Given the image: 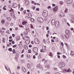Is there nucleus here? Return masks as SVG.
<instances>
[{
	"label": "nucleus",
	"mask_w": 74,
	"mask_h": 74,
	"mask_svg": "<svg viewBox=\"0 0 74 74\" xmlns=\"http://www.w3.org/2000/svg\"><path fill=\"white\" fill-rule=\"evenodd\" d=\"M48 12L46 10H44L42 13V16L44 17H47L48 14Z\"/></svg>",
	"instance_id": "nucleus-1"
},
{
	"label": "nucleus",
	"mask_w": 74,
	"mask_h": 74,
	"mask_svg": "<svg viewBox=\"0 0 74 74\" xmlns=\"http://www.w3.org/2000/svg\"><path fill=\"white\" fill-rule=\"evenodd\" d=\"M59 66L60 67H64L65 66V63L63 62H60L59 63Z\"/></svg>",
	"instance_id": "nucleus-2"
},
{
	"label": "nucleus",
	"mask_w": 74,
	"mask_h": 74,
	"mask_svg": "<svg viewBox=\"0 0 74 74\" xmlns=\"http://www.w3.org/2000/svg\"><path fill=\"white\" fill-rule=\"evenodd\" d=\"M46 47H47L46 46H42V49H41L40 50V52H46Z\"/></svg>",
	"instance_id": "nucleus-3"
},
{
	"label": "nucleus",
	"mask_w": 74,
	"mask_h": 74,
	"mask_svg": "<svg viewBox=\"0 0 74 74\" xmlns=\"http://www.w3.org/2000/svg\"><path fill=\"white\" fill-rule=\"evenodd\" d=\"M37 21L39 23H41L44 22V19L41 17H39L37 19Z\"/></svg>",
	"instance_id": "nucleus-4"
},
{
	"label": "nucleus",
	"mask_w": 74,
	"mask_h": 74,
	"mask_svg": "<svg viewBox=\"0 0 74 74\" xmlns=\"http://www.w3.org/2000/svg\"><path fill=\"white\" fill-rule=\"evenodd\" d=\"M33 51L34 53H37L38 51V49L37 47H34L33 49Z\"/></svg>",
	"instance_id": "nucleus-5"
},
{
	"label": "nucleus",
	"mask_w": 74,
	"mask_h": 74,
	"mask_svg": "<svg viewBox=\"0 0 74 74\" xmlns=\"http://www.w3.org/2000/svg\"><path fill=\"white\" fill-rule=\"evenodd\" d=\"M58 8H59L58 7V6H56L53 8V10L54 12H56L58 10Z\"/></svg>",
	"instance_id": "nucleus-6"
},
{
	"label": "nucleus",
	"mask_w": 74,
	"mask_h": 74,
	"mask_svg": "<svg viewBox=\"0 0 74 74\" xmlns=\"http://www.w3.org/2000/svg\"><path fill=\"white\" fill-rule=\"evenodd\" d=\"M59 21H57L55 23V26L56 27H59Z\"/></svg>",
	"instance_id": "nucleus-7"
},
{
	"label": "nucleus",
	"mask_w": 74,
	"mask_h": 74,
	"mask_svg": "<svg viewBox=\"0 0 74 74\" xmlns=\"http://www.w3.org/2000/svg\"><path fill=\"white\" fill-rule=\"evenodd\" d=\"M55 23H56V21L55 19H53L51 20V23L52 25H54L55 24Z\"/></svg>",
	"instance_id": "nucleus-8"
},
{
	"label": "nucleus",
	"mask_w": 74,
	"mask_h": 74,
	"mask_svg": "<svg viewBox=\"0 0 74 74\" xmlns=\"http://www.w3.org/2000/svg\"><path fill=\"white\" fill-rule=\"evenodd\" d=\"M12 18H14L15 17V14L14 12L12 11L10 14Z\"/></svg>",
	"instance_id": "nucleus-9"
},
{
	"label": "nucleus",
	"mask_w": 74,
	"mask_h": 74,
	"mask_svg": "<svg viewBox=\"0 0 74 74\" xmlns=\"http://www.w3.org/2000/svg\"><path fill=\"white\" fill-rule=\"evenodd\" d=\"M34 41L35 42V43L36 44H38L40 43V42H39V40H38L37 39H34Z\"/></svg>",
	"instance_id": "nucleus-10"
},
{
	"label": "nucleus",
	"mask_w": 74,
	"mask_h": 74,
	"mask_svg": "<svg viewBox=\"0 0 74 74\" xmlns=\"http://www.w3.org/2000/svg\"><path fill=\"white\" fill-rule=\"evenodd\" d=\"M30 41L29 39H27L25 40V43L26 44L28 45V44H29L30 43Z\"/></svg>",
	"instance_id": "nucleus-11"
},
{
	"label": "nucleus",
	"mask_w": 74,
	"mask_h": 74,
	"mask_svg": "<svg viewBox=\"0 0 74 74\" xmlns=\"http://www.w3.org/2000/svg\"><path fill=\"white\" fill-rule=\"evenodd\" d=\"M73 2V0H66L67 4H71Z\"/></svg>",
	"instance_id": "nucleus-12"
},
{
	"label": "nucleus",
	"mask_w": 74,
	"mask_h": 74,
	"mask_svg": "<svg viewBox=\"0 0 74 74\" xmlns=\"http://www.w3.org/2000/svg\"><path fill=\"white\" fill-rule=\"evenodd\" d=\"M18 6V4L16 3H14L13 4V5L12 6L13 8H16Z\"/></svg>",
	"instance_id": "nucleus-13"
},
{
	"label": "nucleus",
	"mask_w": 74,
	"mask_h": 74,
	"mask_svg": "<svg viewBox=\"0 0 74 74\" xmlns=\"http://www.w3.org/2000/svg\"><path fill=\"white\" fill-rule=\"evenodd\" d=\"M22 70L23 71V72L25 73L26 72V69L25 68L23 67H22Z\"/></svg>",
	"instance_id": "nucleus-14"
},
{
	"label": "nucleus",
	"mask_w": 74,
	"mask_h": 74,
	"mask_svg": "<svg viewBox=\"0 0 74 74\" xmlns=\"http://www.w3.org/2000/svg\"><path fill=\"white\" fill-rule=\"evenodd\" d=\"M27 22L25 21H23L22 22V24L23 25H26L27 24Z\"/></svg>",
	"instance_id": "nucleus-15"
},
{
	"label": "nucleus",
	"mask_w": 74,
	"mask_h": 74,
	"mask_svg": "<svg viewBox=\"0 0 74 74\" xmlns=\"http://www.w3.org/2000/svg\"><path fill=\"white\" fill-rule=\"evenodd\" d=\"M59 16L60 17H63L64 16V14L62 13H61L60 14Z\"/></svg>",
	"instance_id": "nucleus-16"
},
{
	"label": "nucleus",
	"mask_w": 74,
	"mask_h": 74,
	"mask_svg": "<svg viewBox=\"0 0 74 74\" xmlns=\"http://www.w3.org/2000/svg\"><path fill=\"white\" fill-rule=\"evenodd\" d=\"M45 67L46 68V69H50V68H51L50 65L49 64H48V65H46Z\"/></svg>",
	"instance_id": "nucleus-17"
},
{
	"label": "nucleus",
	"mask_w": 74,
	"mask_h": 74,
	"mask_svg": "<svg viewBox=\"0 0 74 74\" xmlns=\"http://www.w3.org/2000/svg\"><path fill=\"white\" fill-rule=\"evenodd\" d=\"M6 18L8 21H11V18L10 17H6Z\"/></svg>",
	"instance_id": "nucleus-18"
},
{
	"label": "nucleus",
	"mask_w": 74,
	"mask_h": 74,
	"mask_svg": "<svg viewBox=\"0 0 74 74\" xmlns=\"http://www.w3.org/2000/svg\"><path fill=\"white\" fill-rule=\"evenodd\" d=\"M19 48L20 49H21L22 48V47L23 46V45L22 44H20L18 45Z\"/></svg>",
	"instance_id": "nucleus-19"
},
{
	"label": "nucleus",
	"mask_w": 74,
	"mask_h": 74,
	"mask_svg": "<svg viewBox=\"0 0 74 74\" xmlns=\"http://www.w3.org/2000/svg\"><path fill=\"white\" fill-rule=\"evenodd\" d=\"M29 14H28V17L29 18H31L32 16V14H31V13L29 12Z\"/></svg>",
	"instance_id": "nucleus-20"
},
{
	"label": "nucleus",
	"mask_w": 74,
	"mask_h": 74,
	"mask_svg": "<svg viewBox=\"0 0 74 74\" xmlns=\"http://www.w3.org/2000/svg\"><path fill=\"white\" fill-rule=\"evenodd\" d=\"M27 66L29 69H31V66L30 64H27Z\"/></svg>",
	"instance_id": "nucleus-21"
},
{
	"label": "nucleus",
	"mask_w": 74,
	"mask_h": 74,
	"mask_svg": "<svg viewBox=\"0 0 74 74\" xmlns=\"http://www.w3.org/2000/svg\"><path fill=\"white\" fill-rule=\"evenodd\" d=\"M65 37L66 38H69V35L67 34H66L65 36Z\"/></svg>",
	"instance_id": "nucleus-22"
},
{
	"label": "nucleus",
	"mask_w": 74,
	"mask_h": 74,
	"mask_svg": "<svg viewBox=\"0 0 74 74\" xmlns=\"http://www.w3.org/2000/svg\"><path fill=\"white\" fill-rule=\"evenodd\" d=\"M29 2L28 1H26L25 2V5H29Z\"/></svg>",
	"instance_id": "nucleus-23"
},
{
	"label": "nucleus",
	"mask_w": 74,
	"mask_h": 74,
	"mask_svg": "<svg viewBox=\"0 0 74 74\" xmlns=\"http://www.w3.org/2000/svg\"><path fill=\"white\" fill-rule=\"evenodd\" d=\"M26 30L27 32H30V30H29V28H27Z\"/></svg>",
	"instance_id": "nucleus-24"
},
{
	"label": "nucleus",
	"mask_w": 74,
	"mask_h": 74,
	"mask_svg": "<svg viewBox=\"0 0 74 74\" xmlns=\"http://www.w3.org/2000/svg\"><path fill=\"white\" fill-rule=\"evenodd\" d=\"M30 20L32 22H34V19L33 18H31Z\"/></svg>",
	"instance_id": "nucleus-25"
},
{
	"label": "nucleus",
	"mask_w": 74,
	"mask_h": 74,
	"mask_svg": "<svg viewBox=\"0 0 74 74\" xmlns=\"http://www.w3.org/2000/svg\"><path fill=\"white\" fill-rule=\"evenodd\" d=\"M16 39L17 40H20V37H19V36H17Z\"/></svg>",
	"instance_id": "nucleus-26"
},
{
	"label": "nucleus",
	"mask_w": 74,
	"mask_h": 74,
	"mask_svg": "<svg viewBox=\"0 0 74 74\" xmlns=\"http://www.w3.org/2000/svg\"><path fill=\"white\" fill-rule=\"evenodd\" d=\"M0 33H1L2 34H4V33H5V31H3L0 30Z\"/></svg>",
	"instance_id": "nucleus-27"
},
{
	"label": "nucleus",
	"mask_w": 74,
	"mask_h": 74,
	"mask_svg": "<svg viewBox=\"0 0 74 74\" xmlns=\"http://www.w3.org/2000/svg\"><path fill=\"white\" fill-rule=\"evenodd\" d=\"M12 52H13V54L16 53V52L15 51V49H13L12 50Z\"/></svg>",
	"instance_id": "nucleus-28"
},
{
	"label": "nucleus",
	"mask_w": 74,
	"mask_h": 74,
	"mask_svg": "<svg viewBox=\"0 0 74 74\" xmlns=\"http://www.w3.org/2000/svg\"><path fill=\"white\" fill-rule=\"evenodd\" d=\"M63 3H64L62 1H60V5H63Z\"/></svg>",
	"instance_id": "nucleus-29"
},
{
	"label": "nucleus",
	"mask_w": 74,
	"mask_h": 74,
	"mask_svg": "<svg viewBox=\"0 0 74 74\" xmlns=\"http://www.w3.org/2000/svg\"><path fill=\"white\" fill-rule=\"evenodd\" d=\"M71 56H73V55H74V52L73 51L71 52Z\"/></svg>",
	"instance_id": "nucleus-30"
},
{
	"label": "nucleus",
	"mask_w": 74,
	"mask_h": 74,
	"mask_svg": "<svg viewBox=\"0 0 74 74\" xmlns=\"http://www.w3.org/2000/svg\"><path fill=\"white\" fill-rule=\"evenodd\" d=\"M68 11V9L67 8H66L64 12L65 13H67Z\"/></svg>",
	"instance_id": "nucleus-31"
},
{
	"label": "nucleus",
	"mask_w": 74,
	"mask_h": 74,
	"mask_svg": "<svg viewBox=\"0 0 74 74\" xmlns=\"http://www.w3.org/2000/svg\"><path fill=\"white\" fill-rule=\"evenodd\" d=\"M49 56H53L52 53L51 52L49 54Z\"/></svg>",
	"instance_id": "nucleus-32"
},
{
	"label": "nucleus",
	"mask_w": 74,
	"mask_h": 74,
	"mask_svg": "<svg viewBox=\"0 0 74 74\" xmlns=\"http://www.w3.org/2000/svg\"><path fill=\"white\" fill-rule=\"evenodd\" d=\"M29 26L32 29H33V25H32L30 24Z\"/></svg>",
	"instance_id": "nucleus-33"
},
{
	"label": "nucleus",
	"mask_w": 74,
	"mask_h": 74,
	"mask_svg": "<svg viewBox=\"0 0 74 74\" xmlns=\"http://www.w3.org/2000/svg\"><path fill=\"white\" fill-rule=\"evenodd\" d=\"M32 4H34L35 5H36V4H37L36 3H34V1H32Z\"/></svg>",
	"instance_id": "nucleus-34"
},
{
	"label": "nucleus",
	"mask_w": 74,
	"mask_h": 74,
	"mask_svg": "<svg viewBox=\"0 0 74 74\" xmlns=\"http://www.w3.org/2000/svg\"><path fill=\"white\" fill-rule=\"evenodd\" d=\"M28 53H32V52H31V50L30 49L28 50Z\"/></svg>",
	"instance_id": "nucleus-35"
},
{
	"label": "nucleus",
	"mask_w": 74,
	"mask_h": 74,
	"mask_svg": "<svg viewBox=\"0 0 74 74\" xmlns=\"http://www.w3.org/2000/svg\"><path fill=\"white\" fill-rule=\"evenodd\" d=\"M12 48H10L8 49V51H10V52H11V51H12Z\"/></svg>",
	"instance_id": "nucleus-36"
},
{
	"label": "nucleus",
	"mask_w": 74,
	"mask_h": 74,
	"mask_svg": "<svg viewBox=\"0 0 74 74\" xmlns=\"http://www.w3.org/2000/svg\"><path fill=\"white\" fill-rule=\"evenodd\" d=\"M17 47V45H15L13 46V48H15Z\"/></svg>",
	"instance_id": "nucleus-37"
},
{
	"label": "nucleus",
	"mask_w": 74,
	"mask_h": 74,
	"mask_svg": "<svg viewBox=\"0 0 74 74\" xmlns=\"http://www.w3.org/2000/svg\"><path fill=\"white\" fill-rule=\"evenodd\" d=\"M5 21L4 20H2L1 21V22L2 23H4Z\"/></svg>",
	"instance_id": "nucleus-38"
},
{
	"label": "nucleus",
	"mask_w": 74,
	"mask_h": 74,
	"mask_svg": "<svg viewBox=\"0 0 74 74\" xmlns=\"http://www.w3.org/2000/svg\"><path fill=\"white\" fill-rule=\"evenodd\" d=\"M23 8H21L20 10V11H23Z\"/></svg>",
	"instance_id": "nucleus-39"
},
{
	"label": "nucleus",
	"mask_w": 74,
	"mask_h": 74,
	"mask_svg": "<svg viewBox=\"0 0 74 74\" xmlns=\"http://www.w3.org/2000/svg\"><path fill=\"white\" fill-rule=\"evenodd\" d=\"M62 57L63 58H64V59H65L66 58V56L64 55H63Z\"/></svg>",
	"instance_id": "nucleus-40"
},
{
	"label": "nucleus",
	"mask_w": 74,
	"mask_h": 74,
	"mask_svg": "<svg viewBox=\"0 0 74 74\" xmlns=\"http://www.w3.org/2000/svg\"><path fill=\"white\" fill-rule=\"evenodd\" d=\"M71 21H72V23H74V18H72Z\"/></svg>",
	"instance_id": "nucleus-41"
},
{
	"label": "nucleus",
	"mask_w": 74,
	"mask_h": 74,
	"mask_svg": "<svg viewBox=\"0 0 74 74\" xmlns=\"http://www.w3.org/2000/svg\"><path fill=\"white\" fill-rule=\"evenodd\" d=\"M24 35H27V32H24Z\"/></svg>",
	"instance_id": "nucleus-42"
},
{
	"label": "nucleus",
	"mask_w": 74,
	"mask_h": 74,
	"mask_svg": "<svg viewBox=\"0 0 74 74\" xmlns=\"http://www.w3.org/2000/svg\"><path fill=\"white\" fill-rule=\"evenodd\" d=\"M3 10H7V9L5 8V7H3Z\"/></svg>",
	"instance_id": "nucleus-43"
},
{
	"label": "nucleus",
	"mask_w": 74,
	"mask_h": 74,
	"mask_svg": "<svg viewBox=\"0 0 74 74\" xmlns=\"http://www.w3.org/2000/svg\"><path fill=\"white\" fill-rule=\"evenodd\" d=\"M56 42H58L59 41V40H58V38H56Z\"/></svg>",
	"instance_id": "nucleus-44"
},
{
	"label": "nucleus",
	"mask_w": 74,
	"mask_h": 74,
	"mask_svg": "<svg viewBox=\"0 0 74 74\" xmlns=\"http://www.w3.org/2000/svg\"><path fill=\"white\" fill-rule=\"evenodd\" d=\"M24 52H25V49H23L21 53H24Z\"/></svg>",
	"instance_id": "nucleus-45"
},
{
	"label": "nucleus",
	"mask_w": 74,
	"mask_h": 74,
	"mask_svg": "<svg viewBox=\"0 0 74 74\" xmlns=\"http://www.w3.org/2000/svg\"><path fill=\"white\" fill-rule=\"evenodd\" d=\"M26 13V10H25L23 12V13L24 14H25Z\"/></svg>",
	"instance_id": "nucleus-46"
},
{
	"label": "nucleus",
	"mask_w": 74,
	"mask_h": 74,
	"mask_svg": "<svg viewBox=\"0 0 74 74\" xmlns=\"http://www.w3.org/2000/svg\"><path fill=\"white\" fill-rule=\"evenodd\" d=\"M67 72H70L71 71V70H70V69H69L67 71Z\"/></svg>",
	"instance_id": "nucleus-47"
},
{
	"label": "nucleus",
	"mask_w": 74,
	"mask_h": 74,
	"mask_svg": "<svg viewBox=\"0 0 74 74\" xmlns=\"http://www.w3.org/2000/svg\"><path fill=\"white\" fill-rule=\"evenodd\" d=\"M37 66L38 67H40V64H38V65H37Z\"/></svg>",
	"instance_id": "nucleus-48"
},
{
	"label": "nucleus",
	"mask_w": 74,
	"mask_h": 74,
	"mask_svg": "<svg viewBox=\"0 0 74 74\" xmlns=\"http://www.w3.org/2000/svg\"><path fill=\"white\" fill-rule=\"evenodd\" d=\"M9 42H12V41H13V39L9 40Z\"/></svg>",
	"instance_id": "nucleus-49"
},
{
	"label": "nucleus",
	"mask_w": 74,
	"mask_h": 74,
	"mask_svg": "<svg viewBox=\"0 0 74 74\" xmlns=\"http://www.w3.org/2000/svg\"><path fill=\"white\" fill-rule=\"evenodd\" d=\"M12 36L13 37H15V34H12Z\"/></svg>",
	"instance_id": "nucleus-50"
},
{
	"label": "nucleus",
	"mask_w": 74,
	"mask_h": 74,
	"mask_svg": "<svg viewBox=\"0 0 74 74\" xmlns=\"http://www.w3.org/2000/svg\"><path fill=\"white\" fill-rule=\"evenodd\" d=\"M61 44L62 46H63V47L64 46V44H63V42H61Z\"/></svg>",
	"instance_id": "nucleus-51"
},
{
	"label": "nucleus",
	"mask_w": 74,
	"mask_h": 74,
	"mask_svg": "<svg viewBox=\"0 0 74 74\" xmlns=\"http://www.w3.org/2000/svg\"><path fill=\"white\" fill-rule=\"evenodd\" d=\"M57 55H60V54H62V53H60L59 52H58L57 53Z\"/></svg>",
	"instance_id": "nucleus-52"
},
{
	"label": "nucleus",
	"mask_w": 74,
	"mask_h": 74,
	"mask_svg": "<svg viewBox=\"0 0 74 74\" xmlns=\"http://www.w3.org/2000/svg\"><path fill=\"white\" fill-rule=\"evenodd\" d=\"M46 74H51V73H50V72H47L46 73Z\"/></svg>",
	"instance_id": "nucleus-53"
},
{
	"label": "nucleus",
	"mask_w": 74,
	"mask_h": 74,
	"mask_svg": "<svg viewBox=\"0 0 74 74\" xmlns=\"http://www.w3.org/2000/svg\"><path fill=\"white\" fill-rule=\"evenodd\" d=\"M36 11H39V10H40V9H39V8H37L36 9Z\"/></svg>",
	"instance_id": "nucleus-54"
},
{
	"label": "nucleus",
	"mask_w": 74,
	"mask_h": 74,
	"mask_svg": "<svg viewBox=\"0 0 74 74\" xmlns=\"http://www.w3.org/2000/svg\"><path fill=\"white\" fill-rule=\"evenodd\" d=\"M2 30H6L5 28H4L3 27L2 28Z\"/></svg>",
	"instance_id": "nucleus-55"
},
{
	"label": "nucleus",
	"mask_w": 74,
	"mask_h": 74,
	"mask_svg": "<svg viewBox=\"0 0 74 74\" xmlns=\"http://www.w3.org/2000/svg\"><path fill=\"white\" fill-rule=\"evenodd\" d=\"M17 69L18 70H19V69H20V66H18V67H17Z\"/></svg>",
	"instance_id": "nucleus-56"
},
{
	"label": "nucleus",
	"mask_w": 74,
	"mask_h": 74,
	"mask_svg": "<svg viewBox=\"0 0 74 74\" xmlns=\"http://www.w3.org/2000/svg\"><path fill=\"white\" fill-rule=\"evenodd\" d=\"M56 5L54 3H53L52 4V6H53V7H55Z\"/></svg>",
	"instance_id": "nucleus-57"
},
{
	"label": "nucleus",
	"mask_w": 74,
	"mask_h": 74,
	"mask_svg": "<svg viewBox=\"0 0 74 74\" xmlns=\"http://www.w3.org/2000/svg\"><path fill=\"white\" fill-rule=\"evenodd\" d=\"M29 48H31V47H32V45H30L29 46Z\"/></svg>",
	"instance_id": "nucleus-58"
},
{
	"label": "nucleus",
	"mask_w": 74,
	"mask_h": 74,
	"mask_svg": "<svg viewBox=\"0 0 74 74\" xmlns=\"http://www.w3.org/2000/svg\"><path fill=\"white\" fill-rule=\"evenodd\" d=\"M51 6H49L47 7V8L48 9H49V8H51Z\"/></svg>",
	"instance_id": "nucleus-59"
},
{
	"label": "nucleus",
	"mask_w": 74,
	"mask_h": 74,
	"mask_svg": "<svg viewBox=\"0 0 74 74\" xmlns=\"http://www.w3.org/2000/svg\"><path fill=\"white\" fill-rule=\"evenodd\" d=\"M31 43L32 44H34V42H33V41H32Z\"/></svg>",
	"instance_id": "nucleus-60"
},
{
	"label": "nucleus",
	"mask_w": 74,
	"mask_h": 74,
	"mask_svg": "<svg viewBox=\"0 0 74 74\" xmlns=\"http://www.w3.org/2000/svg\"><path fill=\"white\" fill-rule=\"evenodd\" d=\"M57 57H58V58H60V56L59 55L57 56Z\"/></svg>",
	"instance_id": "nucleus-61"
},
{
	"label": "nucleus",
	"mask_w": 74,
	"mask_h": 74,
	"mask_svg": "<svg viewBox=\"0 0 74 74\" xmlns=\"http://www.w3.org/2000/svg\"><path fill=\"white\" fill-rule=\"evenodd\" d=\"M33 59H36V56H33Z\"/></svg>",
	"instance_id": "nucleus-62"
},
{
	"label": "nucleus",
	"mask_w": 74,
	"mask_h": 74,
	"mask_svg": "<svg viewBox=\"0 0 74 74\" xmlns=\"http://www.w3.org/2000/svg\"><path fill=\"white\" fill-rule=\"evenodd\" d=\"M35 7H32V9H33V10H35Z\"/></svg>",
	"instance_id": "nucleus-63"
},
{
	"label": "nucleus",
	"mask_w": 74,
	"mask_h": 74,
	"mask_svg": "<svg viewBox=\"0 0 74 74\" xmlns=\"http://www.w3.org/2000/svg\"><path fill=\"white\" fill-rule=\"evenodd\" d=\"M55 74H60V73H56Z\"/></svg>",
	"instance_id": "nucleus-64"
}]
</instances>
